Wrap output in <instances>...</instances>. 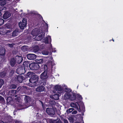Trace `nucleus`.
Instances as JSON below:
<instances>
[{"label":"nucleus","instance_id":"obj_1","mask_svg":"<svg viewBox=\"0 0 123 123\" xmlns=\"http://www.w3.org/2000/svg\"><path fill=\"white\" fill-rule=\"evenodd\" d=\"M55 88L56 90L58 95H60L64 92L63 88L60 85H57L55 86Z\"/></svg>","mask_w":123,"mask_h":123},{"label":"nucleus","instance_id":"obj_2","mask_svg":"<svg viewBox=\"0 0 123 123\" xmlns=\"http://www.w3.org/2000/svg\"><path fill=\"white\" fill-rule=\"evenodd\" d=\"M38 79V77L35 74H33V75L29 80V81L31 83H35L37 82Z\"/></svg>","mask_w":123,"mask_h":123},{"label":"nucleus","instance_id":"obj_3","mask_svg":"<svg viewBox=\"0 0 123 123\" xmlns=\"http://www.w3.org/2000/svg\"><path fill=\"white\" fill-rule=\"evenodd\" d=\"M26 25V20L25 18L23 19L22 22H20L19 23V27L22 30L25 27Z\"/></svg>","mask_w":123,"mask_h":123},{"label":"nucleus","instance_id":"obj_4","mask_svg":"<svg viewBox=\"0 0 123 123\" xmlns=\"http://www.w3.org/2000/svg\"><path fill=\"white\" fill-rule=\"evenodd\" d=\"M30 67L32 70H36L39 68V65L38 63L33 62L30 64Z\"/></svg>","mask_w":123,"mask_h":123},{"label":"nucleus","instance_id":"obj_5","mask_svg":"<svg viewBox=\"0 0 123 123\" xmlns=\"http://www.w3.org/2000/svg\"><path fill=\"white\" fill-rule=\"evenodd\" d=\"M46 112L51 117H53L55 114L54 109L51 108H47L46 109Z\"/></svg>","mask_w":123,"mask_h":123},{"label":"nucleus","instance_id":"obj_6","mask_svg":"<svg viewBox=\"0 0 123 123\" xmlns=\"http://www.w3.org/2000/svg\"><path fill=\"white\" fill-rule=\"evenodd\" d=\"M70 106L72 107L76 108L79 111H80V106L78 103L76 102L75 103H72L70 104Z\"/></svg>","mask_w":123,"mask_h":123},{"label":"nucleus","instance_id":"obj_7","mask_svg":"<svg viewBox=\"0 0 123 123\" xmlns=\"http://www.w3.org/2000/svg\"><path fill=\"white\" fill-rule=\"evenodd\" d=\"M48 77L47 73V71H45L41 75L40 77L42 79L44 80L46 79Z\"/></svg>","mask_w":123,"mask_h":123},{"label":"nucleus","instance_id":"obj_8","mask_svg":"<svg viewBox=\"0 0 123 123\" xmlns=\"http://www.w3.org/2000/svg\"><path fill=\"white\" fill-rule=\"evenodd\" d=\"M36 56L34 54H29L27 55L28 59L30 60H33L35 59L36 58Z\"/></svg>","mask_w":123,"mask_h":123},{"label":"nucleus","instance_id":"obj_9","mask_svg":"<svg viewBox=\"0 0 123 123\" xmlns=\"http://www.w3.org/2000/svg\"><path fill=\"white\" fill-rule=\"evenodd\" d=\"M24 72V68H19L17 69L16 72L18 74H23Z\"/></svg>","mask_w":123,"mask_h":123},{"label":"nucleus","instance_id":"obj_10","mask_svg":"<svg viewBox=\"0 0 123 123\" xmlns=\"http://www.w3.org/2000/svg\"><path fill=\"white\" fill-rule=\"evenodd\" d=\"M16 61L18 63H20L22 61V58L20 56H16L15 57Z\"/></svg>","mask_w":123,"mask_h":123},{"label":"nucleus","instance_id":"obj_11","mask_svg":"<svg viewBox=\"0 0 123 123\" xmlns=\"http://www.w3.org/2000/svg\"><path fill=\"white\" fill-rule=\"evenodd\" d=\"M38 31H39L37 29H35L32 31L31 34L33 36H37L38 34Z\"/></svg>","mask_w":123,"mask_h":123},{"label":"nucleus","instance_id":"obj_12","mask_svg":"<svg viewBox=\"0 0 123 123\" xmlns=\"http://www.w3.org/2000/svg\"><path fill=\"white\" fill-rule=\"evenodd\" d=\"M43 42L46 43H48V42H50L51 41V39L50 36H48L46 37L44 39Z\"/></svg>","mask_w":123,"mask_h":123},{"label":"nucleus","instance_id":"obj_13","mask_svg":"<svg viewBox=\"0 0 123 123\" xmlns=\"http://www.w3.org/2000/svg\"><path fill=\"white\" fill-rule=\"evenodd\" d=\"M11 16L10 13L9 12H6L4 14L3 18L4 19H6Z\"/></svg>","mask_w":123,"mask_h":123},{"label":"nucleus","instance_id":"obj_14","mask_svg":"<svg viewBox=\"0 0 123 123\" xmlns=\"http://www.w3.org/2000/svg\"><path fill=\"white\" fill-rule=\"evenodd\" d=\"M5 53V48L0 46V55H4Z\"/></svg>","mask_w":123,"mask_h":123},{"label":"nucleus","instance_id":"obj_15","mask_svg":"<svg viewBox=\"0 0 123 123\" xmlns=\"http://www.w3.org/2000/svg\"><path fill=\"white\" fill-rule=\"evenodd\" d=\"M44 87L42 86H39L36 89V90L37 91L41 92L44 90Z\"/></svg>","mask_w":123,"mask_h":123},{"label":"nucleus","instance_id":"obj_16","mask_svg":"<svg viewBox=\"0 0 123 123\" xmlns=\"http://www.w3.org/2000/svg\"><path fill=\"white\" fill-rule=\"evenodd\" d=\"M44 33L42 32L40 33V35L38 36L39 38L37 39V37H36V39L37 41H39L44 36Z\"/></svg>","mask_w":123,"mask_h":123},{"label":"nucleus","instance_id":"obj_17","mask_svg":"<svg viewBox=\"0 0 123 123\" xmlns=\"http://www.w3.org/2000/svg\"><path fill=\"white\" fill-rule=\"evenodd\" d=\"M16 63V61L14 58H12L11 59L10 61V64L11 66L13 67L15 64Z\"/></svg>","mask_w":123,"mask_h":123},{"label":"nucleus","instance_id":"obj_18","mask_svg":"<svg viewBox=\"0 0 123 123\" xmlns=\"http://www.w3.org/2000/svg\"><path fill=\"white\" fill-rule=\"evenodd\" d=\"M16 91L15 90H12L9 92L8 94L9 96H12L15 95V94Z\"/></svg>","mask_w":123,"mask_h":123},{"label":"nucleus","instance_id":"obj_19","mask_svg":"<svg viewBox=\"0 0 123 123\" xmlns=\"http://www.w3.org/2000/svg\"><path fill=\"white\" fill-rule=\"evenodd\" d=\"M69 99L72 101L75 100L76 98L75 95L72 93H71L69 97Z\"/></svg>","mask_w":123,"mask_h":123},{"label":"nucleus","instance_id":"obj_20","mask_svg":"<svg viewBox=\"0 0 123 123\" xmlns=\"http://www.w3.org/2000/svg\"><path fill=\"white\" fill-rule=\"evenodd\" d=\"M70 93L66 92L64 95V98L65 99H69L70 96Z\"/></svg>","mask_w":123,"mask_h":123},{"label":"nucleus","instance_id":"obj_21","mask_svg":"<svg viewBox=\"0 0 123 123\" xmlns=\"http://www.w3.org/2000/svg\"><path fill=\"white\" fill-rule=\"evenodd\" d=\"M6 1L5 0H0V5L1 6H3L6 4Z\"/></svg>","mask_w":123,"mask_h":123},{"label":"nucleus","instance_id":"obj_22","mask_svg":"<svg viewBox=\"0 0 123 123\" xmlns=\"http://www.w3.org/2000/svg\"><path fill=\"white\" fill-rule=\"evenodd\" d=\"M31 98H30L28 96H25V100L27 103L29 102Z\"/></svg>","mask_w":123,"mask_h":123},{"label":"nucleus","instance_id":"obj_23","mask_svg":"<svg viewBox=\"0 0 123 123\" xmlns=\"http://www.w3.org/2000/svg\"><path fill=\"white\" fill-rule=\"evenodd\" d=\"M18 31L17 29H16L12 33V35L13 36H16L18 34Z\"/></svg>","mask_w":123,"mask_h":123},{"label":"nucleus","instance_id":"obj_24","mask_svg":"<svg viewBox=\"0 0 123 123\" xmlns=\"http://www.w3.org/2000/svg\"><path fill=\"white\" fill-rule=\"evenodd\" d=\"M27 46H24L22 47L21 49L24 51L27 50Z\"/></svg>","mask_w":123,"mask_h":123},{"label":"nucleus","instance_id":"obj_25","mask_svg":"<svg viewBox=\"0 0 123 123\" xmlns=\"http://www.w3.org/2000/svg\"><path fill=\"white\" fill-rule=\"evenodd\" d=\"M4 83L3 80H0V88L3 85Z\"/></svg>","mask_w":123,"mask_h":123},{"label":"nucleus","instance_id":"obj_26","mask_svg":"<svg viewBox=\"0 0 123 123\" xmlns=\"http://www.w3.org/2000/svg\"><path fill=\"white\" fill-rule=\"evenodd\" d=\"M33 74L34 73H32L31 72H29L27 74V76L29 77H30L31 76H32Z\"/></svg>","mask_w":123,"mask_h":123},{"label":"nucleus","instance_id":"obj_27","mask_svg":"<svg viewBox=\"0 0 123 123\" xmlns=\"http://www.w3.org/2000/svg\"><path fill=\"white\" fill-rule=\"evenodd\" d=\"M16 87V85L13 84L10 86V88L11 89H15Z\"/></svg>","mask_w":123,"mask_h":123},{"label":"nucleus","instance_id":"obj_28","mask_svg":"<svg viewBox=\"0 0 123 123\" xmlns=\"http://www.w3.org/2000/svg\"><path fill=\"white\" fill-rule=\"evenodd\" d=\"M68 120L70 122L72 123H73V119L72 117H69L68 118Z\"/></svg>","mask_w":123,"mask_h":123},{"label":"nucleus","instance_id":"obj_29","mask_svg":"<svg viewBox=\"0 0 123 123\" xmlns=\"http://www.w3.org/2000/svg\"><path fill=\"white\" fill-rule=\"evenodd\" d=\"M4 20L2 19H0V26L2 25L3 23Z\"/></svg>","mask_w":123,"mask_h":123},{"label":"nucleus","instance_id":"obj_30","mask_svg":"<svg viewBox=\"0 0 123 123\" xmlns=\"http://www.w3.org/2000/svg\"><path fill=\"white\" fill-rule=\"evenodd\" d=\"M74 109L72 108H70L67 111L68 112H71L73 111Z\"/></svg>","mask_w":123,"mask_h":123},{"label":"nucleus","instance_id":"obj_31","mask_svg":"<svg viewBox=\"0 0 123 123\" xmlns=\"http://www.w3.org/2000/svg\"><path fill=\"white\" fill-rule=\"evenodd\" d=\"M7 46L10 47H12L13 46V44H7Z\"/></svg>","mask_w":123,"mask_h":123},{"label":"nucleus","instance_id":"obj_32","mask_svg":"<svg viewBox=\"0 0 123 123\" xmlns=\"http://www.w3.org/2000/svg\"><path fill=\"white\" fill-rule=\"evenodd\" d=\"M18 81L20 82H21L22 81V80L20 76L18 77Z\"/></svg>","mask_w":123,"mask_h":123},{"label":"nucleus","instance_id":"obj_33","mask_svg":"<svg viewBox=\"0 0 123 123\" xmlns=\"http://www.w3.org/2000/svg\"><path fill=\"white\" fill-rule=\"evenodd\" d=\"M42 53L43 55H47L49 53L47 51H44Z\"/></svg>","mask_w":123,"mask_h":123},{"label":"nucleus","instance_id":"obj_34","mask_svg":"<svg viewBox=\"0 0 123 123\" xmlns=\"http://www.w3.org/2000/svg\"><path fill=\"white\" fill-rule=\"evenodd\" d=\"M64 123H68V122L67 120L64 119L63 120Z\"/></svg>","mask_w":123,"mask_h":123},{"label":"nucleus","instance_id":"obj_35","mask_svg":"<svg viewBox=\"0 0 123 123\" xmlns=\"http://www.w3.org/2000/svg\"><path fill=\"white\" fill-rule=\"evenodd\" d=\"M38 61L37 62L39 64H41V63H42L43 60L42 59H40L38 60Z\"/></svg>","mask_w":123,"mask_h":123},{"label":"nucleus","instance_id":"obj_36","mask_svg":"<svg viewBox=\"0 0 123 123\" xmlns=\"http://www.w3.org/2000/svg\"><path fill=\"white\" fill-rule=\"evenodd\" d=\"M4 98L1 96H0V100H1L2 101L4 100Z\"/></svg>","mask_w":123,"mask_h":123},{"label":"nucleus","instance_id":"obj_37","mask_svg":"<svg viewBox=\"0 0 123 123\" xmlns=\"http://www.w3.org/2000/svg\"><path fill=\"white\" fill-rule=\"evenodd\" d=\"M77 113V111H74L72 113L73 114H76Z\"/></svg>","mask_w":123,"mask_h":123},{"label":"nucleus","instance_id":"obj_38","mask_svg":"<svg viewBox=\"0 0 123 123\" xmlns=\"http://www.w3.org/2000/svg\"><path fill=\"white\" fill-rule=\"evenodd\" d=\"M15 123H22L20 121H18V120H16L15 121Z\"/></svg>","mask_w":123,"mask_h":123},{"label":"nucleus","instance_id":"obj_39","mask_svg":"<svg viewBox=\"0 0 123 123\" xmlns=\"http://www.w3.org/2000/svg\"><path fill=\"white\" fill-rule=\"evenodd\" d=\"M44 69L46 70L47 68V66L46 65H45L44 66Z\"/></svg>","mask_w":123,"mask_h":123},{"label":"nucleus","instance_id":"obj_40","mask_svg":"<svg viewBox=\"0 0 123 123\" xmlns=\"http://www.w3.org/2000/svg\"><path fill=\"white\" fill-rule=\"evenodd\" d=\"M56 123H62L61 120H60L56 122Z\"/></svg>","mask_w":123,"mask_h":123},{"label":"nucleus","instance_id":"obj_41","mask_svg":"<svg viewBox=\"0 0 123 123\" xmlns=\"http://www.w3.org/2000/svg\"><path fill=\"white\" fill-rule=\"evenodd\" d=\"M65 86V91L66 92H67V90H68V89L67 88H66L67 87H66V86Z\"/></svg>","mask_w":123,"mask_h":123},{"label":"nucleus","instance_id":"obj_42","mask_svg":"<svg viewBox=\"0 0 123 123\" xmlns=\"http://www.w3.org/2000/svg\"><path fill=\"white\" fill-rule=\"evenodd\" d=\"M79 97L81 99H82V97H81V96L80 95L79 96Z\"/></svg>","mask_w":123,"mask_h":123},{"label":"nucleus","instance_id":"obj_43","mask_svg":"<svg viewBox=\"0 0 123 123\" xmlns=\"http://www.w3.org/2000/svg\"><path fill=\"white\" fill-rule=\"evenodd\" d=\"M55 96H57V95H53V97H54Z\"/></svg>","mask_w":123,"mask_h":123},{"label":"nucleus","instance_id":"obj_44","mask_svg":"<svg viewBox=\"0 0 123 123\" xmlns=\"http://www.w3.org/2000/svg\"><path fill=\"white\" fill-rule=\"evenodd\" d=\"M0 123H5L2 121H1L0 122Z\"/></svg>","mask_w":123,"mask_h":123},{"label":"nucleus","instance_id":"obj_45","mask_svg":"<svg viewBox=\"0 0 123 123\" xmlns=\"http://www.w3.org/2000/svg\"><path fill=\"white\" fill-rule=\"evenodd\" d=\"M37 49L36 50V51H37L38 50V47H37Z\"/></svg>","mask_w":123,"mask_h":123},{"label":"nucleus","instance_id":"obj_46","mask_svg":"<svg viewBox=\"0 0 123 123\" xmlns=\"http://www.w3.org/2000/svg\"><path fill=\"white\" fill-rule=\"evenodd\" d=\"M1 12H0V17L1 16Z\"/></svg>","mask_w":123,"mask_h":123},{"label":"nucleus","instance_id":"obj_47","mask_svg":"<svg viewBox=\"0 0 123 123\" xmlns=\"http://www.w3.org/2000/svg\"><path fill=\"white\" fill-rule=\"evenodd\" d=\"M74 123H79V122H75Z\"/></svg>","mask_w":123,"mask_h":123},{"label":"nucleus","instance_id":"obj_48","mask_svg":"<svg viewBox=\"0 0 123 123\" xmlns=\"http://www.w3.org/2000/svg\"><path fill=\"white\" fill-rule=\"evenodd\" d=\"M50 46H51H51H52V45H51L50 44Z\"/></svg>","mask_w":123,"mask_h":123},{"label":"nucleus","instance_id":"obj_49","mask_svg":"<svg viewBox=\"0 0 123 123\" xmlns=\"http://www.w3.org/2000/svg\"><path fill=\"white\" fill-rule=\"evenodd\" d=\"M46 25H47V26H48V25L47 24H46Z\"/></svg>","mask_w":123,"mask_h":123},{"label":"nucleus","instance_id":"obj_50","mask_svg":"<svg viewBox=\"0 0 123 123\" xmlns=\"http://www.w3.org/2000/svg\"><path fill=\"white\" fill-rule=\"evenodd\" d=\"M53 123V122H52V123Z\"/></svg>","mask_w":123,"mask_h":123},{"label":"nucleus","instance_id":"obj_51","mask_svg":"<svg viewBox=\"0 0 123 123\" xmlns=\"http://www.w3.org/2000/svg\"><path fill=\"white\" fill-rule=\"evenodd\" d=\"M113 40V41H114V40Z\"/></svg>","mask_w":123,"mask_h":123},{"label":"nucleus","instance_id":"obj_52","mask_svg":"<svg viewBox=\"0 0 123 123\" xmlns=\"http://www.w3.org/2000/svg\"><path fill=\"white\" fill-rule=\"evenodd\" d=\"M55 52V51H54V52Z\"/></svg>","mask_w":123,"mask_h":123}]
</instances>
